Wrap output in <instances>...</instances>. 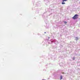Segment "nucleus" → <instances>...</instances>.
<instances>
[{"label":"nucleus","instance_id":"nucleus-3","mask_svg":"<svg viewBox=\"0 0 80 80\" xmlns=\"http://www.w3.org/2000/svg\"><path fill=\"white\" fill-rule=\"evenodd\" d=\"M60 78V80H62V76H61Z\"/></svg>","mask_w":80,"mask_h":80},{"label":"nucleus","instance_id":"nucleus-2","mask_svg":"<svg viewBox=\"0 0 80 80\" xmlns=\"http://www.w3.org/2000/svg\"><path fill=\"white\" fill-rule=\"evenodd\" d=\"M67 0H62L63 2H62V5L65 4V2H65Z\"/></svg>","mask_w":80,"mask_h":80},{"label":"nucleus","instance_id":"nucleus-5","mask_svg":"<svg viewBox=\"0 0 80 80\" xmlns=\"http://www.w3.org/2000/svg\"><path fill=\"white\" fill-rule=\"evenodd\" d=\"M64 23H65V24H67V22H64Z\"/></svg>","mask_w":80,"mask_h":80},{"label":"nucleus","instance_id":"nucleus-4","mask_svg":"<svg viewBox=\"0 0 80 80\" xmlns=\"http://www.w3.org/2000/svg\"><path fill=\"white\" fill-rule=\"evenodd\" d=\"M72 59L73 60H75V58L74 57L72 58Z\"/></svg>","mask_w":80,"mask_h":80},{"label":"nucleus","instance_id":"nucleus-1","mask_svg":"<svg viewBox=\"0 0 80 80\" xmlns=\"http://www.w3.org/2000/svg\"><path fill=\"white\" fill-rule=\"evenodd\" d=\"M78 14H75L72 18V19L73 20H75L76 19H77L78 18Z\"/></svg>","mask_w":80,"mask_h":80}]
</instances>
